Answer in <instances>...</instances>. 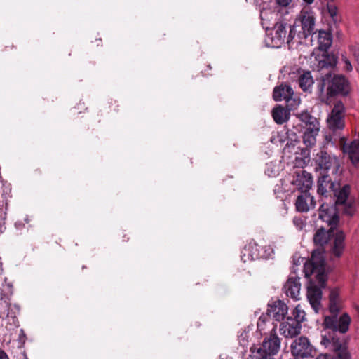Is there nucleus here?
<instances>
[{"instance_id":"1","label":"nucleus","mask_w":359,"mask_h":359,"mask_svg":"<svg viewBox=\"0 0 359 359\" xmlns=\"http://www.w3.org/2000/svg\"><path fill=\"white\" fill-rule=\"evenodd\" d=\"M350 83L343 75L326 73L317 86V92L321 102L327 104L330 98L338 95H347L350 92Z\"/></svg>"},{"instance_id":"2","label":"nucleus","mask_w":359,"mask_h":359,"mask_svg":"<svg viewBox=\"0 0 359 359\" xmlns=\"http://www.w3.org/2000/svg\"><path fill=\"white\" fill-rule=\"evenodd\" d=\"M315 23L313 13L309 8H304L295 20L293 25L290 27L288 41H292L297 36L299 39L298 42L302 43L303 39L311 36L312 43L316 34Z\"/></svg>"},{"instance_id":"3","label":"nucleus","mask_w":359,"mask_h":359,"mask_svg":"<svg viewBox=\"0 0 359 359\" xmlns=\"http://www.w3.org/2000/svg\"><path fill=\"white\" fill-rule=\"evenodd\" d=\"M304 272L305 277L309 278L316 273V281L323 286L327 280L325 269V259L323 252L318 249L313 250L309 261L304 262Z\"/></svg>"},{"instance_id":"4","label":"nucleus","mask_w":359,"mask_h":359,"mask_svg":"<svg viewBox=\"0 0 359 359\" xmlns=\"http://www.w3.org/2000/svg\"><path fill=\"white\" fill-rule=\"evenodd\" d=\"M299 118L304 124L303 142L307 147H311L315 145L316 137L320 131L319 121L307 111L299 114Z\"/></svg>"},{"instance_id":"5","label":"nucleus","mask_w":359,"mask_h":359,"mask_svg":"<svg viewBox=\"0 0 359 359\" xmlns=\"http://www.w3.org/2000/svg\"><path fill=\"white\" fill-rule=\"evenodd\" d=\"M351 318L346 313H343L339 318H337V316H326L324 320V325L330 331L324 335L330 334L336 338H339L337 332H339L341 334L346 333L349 328Z\"/></svg>"},{"instance_id":"6","label":"nucleus","mask_w":359,"mask_h":359,"mask_svg":"<svg viewBox=\"0 0 359 359\" xmlns=\"http://www.w3.org/2000/svg\"><path fill=\"white\" fill-rule=\"evenodd\" d=\"M321 344L334 351L332 359H351L346 343L334 336L323 335Z\"/></svg>"},{"instance_id":"7","label":"nucleus","mask_w":359,"mask_h":359,"mask_svg":"<svg viewBox=\"0 0 359 359\" xmlns=\"http://www.w3.org/2000/svg\"><path fill=\"white\" fill-rule=\"evenodd\" d=\"M290 25L285 22H279L275 25L274 30L269 37L267 43L269 46L272 48H280L285 42L290 43L292 41H288V34H287V29H290Z\"/></svg>"},{"instance_id":"8","label":"nucleus","mask_w":359,"mask_h":359,"mask_svg":"<svg viewBox=\"0 0 359 359\" xmlns=\"http://www.w3.org/2000/svg\"><path fill=\"white\" fill-rule=\"evenodd\" d=\"M316 161L320 168L325 172H330L332 175H336L339 168V163L337 158L334 156L328 154L325 151H320L317 155Z\"/></svg>"},{"instance_id":"9","label":"nucleus","mask_w":359,"mask_h":359,"mask_svg":"<svg viewBox=\"0 0 359 359\" xmlns=\"http://www.w3.org/2000/svg\"><path fill=\"white\" fill-rule=\"evenodd\" d=\"M344 104L340 101L337 102L327 118L329 128L333 131L342 129L344 126Z\"/></svg>"},{"instance_id":"10","label":"nucleus","mask_w":359,"mask_h":359,"mask_svg":"<svg viewBox=\"0 0 359 359\" xmlns=\"http://www.w3.org/2000/svg\"><path fill=\"white\" fill-rule=\"evenodd\" d=\"M337 207L334 205H329L323 203L320 205L318 210V218L330 226L332 230L339 222Z\"/></svg>"},{"instance_id":"11","label":"nucleus","mask_w":359,"mask_h":359,"mask_svg":"<svg viewBox=\"0 0 359 359\" xmlns=\"http://www.w3.org/2000/svg\"><path fill=\"white\" fill-rule=\"evenodd\" d=\"M270 257V252H261L260 247L254 241L248 243L241 251V259L245 263L255 259Z\"/></svg>"},{"instance_id":"12","label":"nucleus","mask_w":359,"mask_h":359,"mask_svg":"<svg viewBox=\"0 0 359 359\" xmlns=\"http://www.w3.org/2000/svg\"><path fill=\"white\" fill-rule=\"evenodd\" d=\"M313 346L305 337L296 339L291 344V353L296 358H306L312 355Z\"/></svg>"},{"instance_id":"13","label":"nucleus","mask_w":359,"mask_h":359,"mask_svg":"<svg viewBox=\"0 0 359 359\" xmlns=\"http://www.w3.org/2000/svg\"><path fill=\"white\" fill-rule=\"evenodd\" d=\"M310 281L307 286V299L312 309L316 313H318L320 309V302L322 299V289L325 287L326 282L323 286H321L318 282Z\"/></svg>"},{"instance_id":"14","label":"nucleus","mask_w":359,"mask_h":359,"mask_svg":"<svg viewBox=\"0 0 359 359\" xmlns=\"http://www.w3.org/2000/svg\"><path fill=\"white\" fill-rule=\"evenodd\" d=\"M294 91L287 84L282 83L276 86L273 93V97L275 101L285 100L292 107H295L299 102L293 99Z\"/></svg>"},{"instance_id":"15","label":"nucleus","mask_w":359,"mask_h":359,"mask_svg":"<svg viewBox=\"0 0 359 359\" xmlns=\"http://www.w3.org/2000/svg\"><path fill=\"white\" fill-rule=\"evenodd\" d=\"M291 183L302 193L303 191H308L311 188L313 180L311 174L300 169L294 173Z\"/></svg>"},{"instance_id":"16","label":"nucleus","mask_w":359,"mask_h":359,"mask_svg":"<svg viewBox=\"0 0 359 359\" xmlns=\"http://www.w3.org/2000/svg\"><path fill=\"white\" fill-rule=\"evenodd\" d=\"M288 307L282 300H275L269 303L266 313L276 321L284 320L287 313Z\"/></svg>"},{"instance_id":"17","label":"nucleus","mask_w":359,"mask_h":359,"mask_svg":"<svg viewBox=\"0 0 359 359\" xmlns=\"http://www.w3.org/2000/svg\"><path fill=\"white\" fill-rule=\"evenodd\" d=\"M302 325L292 318L288 317L280 325V333L286 338H293L300 334Z\"/></svg>"},{"instance_id":"18","label":"nucleus","mask_w":359,"mask_h":359,"mask_svg":"<svg viewBox=\"0 0 359 359\" xmlns=\"http://www.w3.org/2000/svg\"><path fill=\"white\" fill-rule=\"evenodd\" d=\"M280 348V339L278 337L276 331L271 332L269 337H265L262 341V347L263 351L271 355L278 353Z\"/></svg>"},{"instance_id":"19","label":"nucleus","mask_w":359,"mask_h":359,"mask_svg":"<svg viewBox=\"0 0 359 359\" xmlns=\"http://www.w3.org/2000/svg\"><path fill=\"white\" fill-rule=\"evenodd\" d=\"M316 202L313 196L308 191L302 192L297 197L295 203L296 208L299 212H306L314 208Z\"/></svg>"},{"instance_id":"20","label":"nucleus","mask_w":359,"mask_h":359,"mask_svg":"<svg viewBox=\"0 0 359 359\" xmlns=\"http://www.w3.org/2000/svg\"><path fill=\"white\" fill-rule=\"evenodd\" d=\"M287 297L295 300L299 299L301 283L299 277L290 276L288 278L283 287Z\"/></svg>"},{"instance_id":"21","label":"nucleus","mask_w":359,"mask_h":359,"mask_svg":"<svg viewBox=\"0 0 359 359\" xmlns=\"http://www.w3.org/2000/svg\"><path fill=\"white\" fill-rule=\"evenodd\" d=\"M321 177L318 181L317 192L321 196H327L329 191H333L337 186L336 182H332L331 177L327 173H321Z\"/></svg>"},{"instance_id":"22","label":"nucleus","mask_w":359,"mask_h":359,"mask_svg":"<svg viewBox=\"0 0 359 359\" xmlns=\"http://www.w3.org/2000/svg\"><path fill=\"white\" fill-rule=\"evenodd\" d=\"M337 186L333 189V194L336 198L335 206L337 208L341 204H345L347 201L348 197L350 194L351 187L348 184H345L342 187L339 183H336Z\"/></svg>"},{"instance_id":"23","label":"nucleus","mask_w":359,"mask_h":359,"mask_svg":"<svg viewBox=\"0 0 359 359\" xmlns=\"http://www.w3.org/2000/svg\"><path fill=\"white\" fill-rule=\"evenodd\" d=\"M271 318L266 313H262L259 316L257 321V330L261 334H266L267 331H270L271 332H275L277 325L271 323Z\"/></svg>"},{"instance_id":"24","label":"nucleus","mask_w":359,"mask_h":359,"mask_svg":"<svg viewBox=\"0 0 359 359\" xmlns=\"http://www.w3.org/2000/svg\"><path fill=\"white\" fill-rule=\"evenodd\" d=\"M314 38L316 39L318 48L321 50H327L332 44V37L330 33L320 30L316 32Z\"/></svg>"},{"instance_id":"25","label":"nucleus","mask_w":359,"mask_h":359,"mask_svg":"<svg viewBox=\"0 0 359 359\" xmlns=\"http://www.w3.org/2000/svg\"><path fill=\"white\" fill-rule=\"evenodd\" d=\"M290 115V110L282 106H278L272 111V116L278 124H283L286 122L289 119Z\"/></svg>"},{"instance_id":"26","label":"nucleus","mask_w":359,"mask_h":359,"mask_svg":"<svg viewBox=\"0 0 359 359\" xmlns=\"http://www.w3.org/2000/svg\"><path fill=\"white\" fill-rule=\"evenodd\" d=\"M344 238L345 236L343 232L339 231L336 233L334 241V245L332 248V254L336 257H339L344 250Z\"/></svg>"},{"instance_id":"27","label":"nucleus","mask_w":359,"mask_h":359,"mask_svg":"<svg viewBox=\"0 0 359 359\" xmlns=\"http://www.w3.org/2000/svg\"><path fill=\"white\" fill-rule=\"evenodd\" d=\"M298 83L302 90L310 92L314 83L311 72L309 71L303 72L298 79Z\"/></svg>"},{"instance_id":"28","label":"nucleus","mask_w":359,"mask_h":359,"mask_svg":"<svg viewBox=\"0 0 359 359\" xmlns=\"http://www.w3.org/2000/svg\"><path fill=\"white\" fill-rule=\"evenodd\" d=\"M332 232L326 231L324 228L319 229L314 235L313 241L316 245L323 246L328 241Z\"/></svg>"},{"instance_id":"29","label":"nucleus","mask_w":359,"mask_h":359,"mask_svg":"<svg viewBox=\"0 0 359 359\" xmlns=\"http://www.w3.org/2000/svg\"><path fill=\"white\" fill-rule=\"evenodd\" d=\"M251 352L250 359H274L273 355L266 354L262 348L254 349Z\"/></svg>"},{"instance_id":"30","label":"nucleus","mask_w":359,"mask_h":359,"mask_svg":"<svg viewBox=\"0 0 359 359\" xmlns=\"http://www.w3.org/2000/svg\"><path fill=\"white\" fill-rule=\"evenodd\" d=\"M278 166L273 162H270L266 164L265 173L271 177L277 176L279 173Z\"/></svg>"},{"instance_id":"31","label":"nucleus","mask_w":359,"mask_h":359,"mask_svg":"<svg viewBox=\"0 0 359 359\" xmlns=\"http://www.w3.org/2000/svg\"><path fill=\"white\" fill-rule=\"evenodd\" d=\"M293 316L292 320H297L300 324L305 320L306 313L299 306H296L294 309Z\"/></svg>"},{"instance_id":"32","label":"nucleus","mask_w":359,"mask_h":359,"mask_svg":"<svg viewBox=\"0 0 359 359\" xmlns=\"http://www.w3.org/2000/svg\"><path fill=\"white\" fill-rule=\"evenodd\" d=\"M341 205L343 206V211L346 215L351 216L354 214L355 207L352 203L346 202L345 204H341Z\"/></svg>"},{"instance_id":"33","label":"nucleus","mask_w":359,"mask_h":359,"mask_svg":"<svg viewBox=\"0 0 359 359\" xmlns=\"http://www.w3.org/2000/svg\"><path fill=\"white\" fill-rule=\"evenodd\" d=\"M341 62L343 64L342 68L344 71L351 72L353 70L351 62L346 55H342Z\"/></svg>"},{"instance_id":"34","label":"nucleus","mask_w":359,"mask_h":359,"mask_svg":"<svg viewBox=\"0 0 359 359\" xmlns=\"http://www.w3.org/2000/svg\"><path fill=\"white\" fill-rule=\"evenodd\" d=\"M327 11L330 15V17L332 18L333 20H335V18L337 15V8L336 6L330 3L327 4Z\"/></svg>"},{"instance_id":"35","label":"nucleus","mask_w":359,"mask_h":359,"mask_svg":"<svg viewBox=\"0 0 359 359\" xmlns=\"http://www.w3.org/2000/svg\"><path fill=\"white\" fill-rule=\"evenodd\" d=\"M330 311L333 314V316H337V313L339 311V302H330Z\"/></svg>"},{"instance_id":"36","label":"nucleus","mask_w":359,"mask_h":359,"mask_svg":"<svg viewBox=\"0 0 359 359\" xmlns=\"http://www.w3.org/2000/svg\"><path fill=\"white\" fill-rule=\"evenodd\" d=\"M352 55L359 64V45H355L350 47Z\"/></svg>"},{"instance_id":"37","label":"nucleus","mask_w":359,"mask_h":359,"mask_svg":"<svg viewBox=\"0 0 359 359\" xmlns=\"http://www.w3.org/2000/svg\"><path fill=\"white\" fill-rule=\"evenodd\" d=\"M336 64H337V62L334 59H333L332 62H327L326 60H323L319 62V66L321 68L328 67H333L334 66L336 65Z\"/></svg>"},{"instance_id":"38","label":"nucleus","mask_w":359,"mask_h":359,"mask_svg":"<svg viewBox=\"0 0 359 359\" xmlns=\"http://www.w3.org/2000/svg\"><path fill=\"white\" fill-rule=\"evenodd\" d=\"M293 224L299 230L302 229L303 227L304 226V220L301 217H294Z\"/></svg>"},{"instance_id":"39","label":"nucleus","mask_w":359,"mask_h":359,"mask_svg":"<svg viewBox=\"0 0 359 359\" xmlns=\"http://www.w3.org/2000/svg\"><path fill=\"white\" fill-rule=\"evenodd\" d=\"M338 292L336 290H331L330 293V302H339L338 301Z\"/></svg>"},{"instance_id":"40","label":"nucleus","mask_w":359,"mask_h":359,"mask_svg":"<svg viewBox=\"0 0 359 359\" xmlns=\"http://www.w3.org/2000/svg\"><path fill=\"white\" fill-rule=\"evenodd\" d=\"M277 4L282 6H287L292 0H276Z\"/></svg>"},{"instance_id":"41","label":"nucleus","mask_w":359,"mask_h":359,"mask_svg":"<svg viewBox=\"0 0 359 359\" xmlns=\"http://www.w3.org/2000/svg\"><path fill=\"white\" fill-rule=\"evenodd\" d=\"M260 250H261V252H270V255H271V253L273 252V250L272 249V248L271 246H265L264 249H261L260 248Z\"/></svg>"},{"instance_id":"42","label":"nucleus","mask_w":359,"mask_h":359,"mask_svg":"<svg viewBox=\"0 0 359 359\" xmlns=\"http://www.w3.org/2000/svg\"><path fill=\"white\" fill-rule=\"evenodd\" d=\"M316 359H332V357L329 354H320L316 358Z\"/></svg>"},{"instance_id":"43","label":"nucleus","mask_w":359,"mask_h":359,"mask_svg":"<svg viewBox=\"0 0 359 359\" xmlns=\"http://www.w3.org/2000/svg\"><path fill=\"white\" fill-rule=\"evenodd\" d=\"M0 359H9L7 353L3 350H0Z\"/></svg>"},{"instance_id":"44","label":"nucleus","mask_w":359,"mask_h":359,"mask_svg":"<svg viewBox=\"0 0 359 359\" xmlns=\"http://www.w3.org/2000/svg\"><path fill=\"white\" fill-rule=\"evenodd\" d=\"M293 261H294V265H298V264H301V262H303L304 261V259L302 258V257H299L297 258V260L296 261L294 257L293 258Z\"/></svg>"},{"instance_id":"45","label":"nucleus","mask_w":359,"mask_h":359,"mask_svg":"<svg viewBox=\"0 0 359 359\" xmlns=\"http://www.w3.org/2000/svg\"><path fill=\"white\" fill-rule=\"evenodd\" d=\"M6 287H8V292L6 293V295H11L13 294V292H12V285L8 283L6 285Z\"/></svg>"},{"instance_id":"46","label":"nucleus","mask_w":359,"mask_h":359,"mask_svg":"<svg viewBox=\"0 0 359 359\" xmlns=\"http://www.w3.org/2000/svg\"><path fill=\"white\" fill-rule=\"evenodd\" d=\"M19 337L21 339L22 337H25V334L24 332V330L22 329L20 330V333L19 334Z\"/></svg>"},{"instance_id":"47","label":"nucleus","mask_w":359,"mask_h":359,"mask_svg":"<svg viewBox=\"0 0 359 359\" xmlns=\"http://www.w3.org/2000/svg\"><path fill=\"white\" fill-rule=\"evenodd\" d=\"M4 229V225L1 224V222L0 221V233H2Z\"/></svg>"},{"instance_id":"48","label":"nucleus","mask_w":359,"mask_h":359,"mask_svg":"<svg viewBox=\"0 0 359 359\" xmlns=\"http://www.w3.org/2000/svg\"><path fill=\"white\" fill-rule=\"evenodd\" d=\"M307 4H311L314 0H303Z\"/></svg>"},{"instance_id":"49","label":"nucleus","mask_w":359,"mask_h":359,"mask_svg":"<svg viewBox=\"0 0 359 359\" xmlns=\"http://www.w3.org/2000/svg\"><path fill=\"white\" fill-rule=\"evenodd\" d=\"M15 226H16L17 228H18V226H21V224H20V222H16V223L15 224Z\"/></svg>"},{"instance_id":"50","label":"nucleus","mask_w":359,"mask_h":359,"mask_svg":"<svg viewBox=\"0 0 359 359\" xmlns=\"http://www.w3.org/2000/svg\"><path fill=\"white\" fill-rule=\"evenodd\" d=\"M219 359H223V358H222V356L220 355Z\"/></svg>"}]
</instances>
